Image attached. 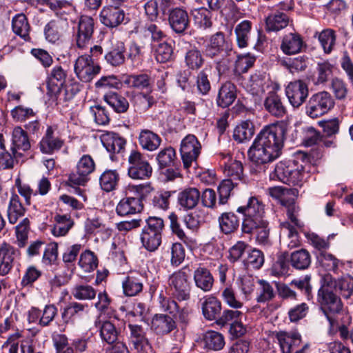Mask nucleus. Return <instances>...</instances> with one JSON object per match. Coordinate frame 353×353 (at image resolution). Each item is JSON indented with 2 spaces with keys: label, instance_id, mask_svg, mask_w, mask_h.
Listing matches in <instances>:
<instances>
[{
  "label": "nucleus",
  "instance_id": "64",
  "mask_svg": "<svg viewBox=\"0 0 353 353\" xmlns=\"http://www.w3.org/2000/svg\"><path fill=\"white\" fill-rule=\"evenodd\" d=\"M255 61L254 57H252L249 54L238 55L234 68V74L241 75L247 72L254 65Z\"/></svg>",
  "mask_w": 353,
  "mask_h": 353
},
{
  "label": "nucleus",
  "instance_id": "35",
  "mask_svg": "<svg viewBox=\"0 0 353 353\" xmlns=\"http://www.w3.org/2000/svg\"><path fill=\"white\" fill-rule=\"evenodd\" d=\"M152 50L154 52L155 59L159 63H164L175 59L174 41L171 39L156 44L152 48Z\"/></svg>",
  "mask_w": 353,
  "mask_h": 353
},
{
  "label": "nucleus",
  "instance_id": "36",
  "mask_svg": "<svg viewBox=\"0 0 353 353\" xmlns=\"http://www.w3.org/2000/svg\"><path fill=\"white\" fill-rule=\"evenodd\" d=\"M87 307V304L71 302L64 307L63 310L61 312L63 323L59 325L60 332H65L67 325L73 323L74 318L80 316Z\"/></svg>",
  "mask_w": 353,
  "mask_h": 353
},
{
  "label": "nucleus",
  "instance_id": "21",
  "mask_svg": "<svg viewBox=\"0 0 353 353\" xmlns=\"http://www.w3.org/2000/svg\"><path fill=\"white\" fill-rule=\"evenodd\" d=\"M168 23L176 34L184 35L190 27V19L187 10L178 7L170 9Z\"/></svg>",
  "mask_w": 353,
  "mask_h": 353
},
{
  "label": "nucleus",
  "instance_id": "24",
  "mask_svg": "<svg viewBox=\"0 0 353 353\" xmlns=\"http://www.w3.org/2000/svg\"><path fill=\"white\" fill-rule=\"evenodd\" d=\"M200 199L201 193L196 188H185L177 194V206L180 210H191L197 206Z\"/></svg>",
  "mask_w": 353,
  "mask_h": 353
},
{
  "label": "nucleus",
  "instance_id": "61",
  "mask_svg": "<svg viewBox=\"0 0 353 353\" xmlns=\"http://www.w3.org/2000/svg\"><path fill=\"white\" fill-rule=\"evenodd\" d=\"M98 263L97 256L90 250H86L80 255L79 265L85 272H90L94 270L98 266Z\"/></svg>",
  "mask_w": 353,
  "mask_h": 353
},
{
  "label": "nucleus",
  "instance_id": "44",
  "mask_svg": "<svg viewBox=\"0 0 353 353\" xmlns=\"http://www.w3.org/2000/svg\"><path fill=\"white\" fill-rule=\"evenodd\" d=\"M212 71L210 68H204L197 72L195 77L196 92L201 96H207L212 90Z\"/></svg>",
  "mask_w": 353,
  "mask_h": 353
},
{
  "label": "nucleus",
  "instance_id": "17",
  "mask_svg": "<svg viewBox=\"0 0 353 353\" xmlns=\"http://www.w3.org/2000/svg\"><path fill=\"white\" fill-rule=\"evenodd\" d=\"M201 150V144L194 134L186 135L181 141L180 152L185 169H189L196 161Z\"/></svg>",
  "mask_w": 353,
  "mask_h": 353
},
{
  "label": "nucleus",
  "instance_id": "42",
  "mask_svg": "<svg viewBox=\"0 0 353 353\" xmlns=\"http://www.w3.org/2000/svg\"><path fill=\"white\" fill-rule=\"evenodd\" d=\"M255 134V125L250 120L242 121L234 129L233 139L242 143L250 141Z\"/></svg>",
  "mask_w": 353,
  "mask_h": 353
},
{
  "label": "nucleus",
  "instance_id": "33",
  "mask_svg": "<svg viewBox=\"0 0 353 353\" xmlns=\"http://www.w3.org/2000/svg\"><path fill=\"white\" fill-rule=\"evenodd\" d=\"M26 212V208L21 203L19 196L16 193H12L9 199L6 216L9 223L14 225L22 217Z\"/></svg>",
  "mask_w": 353,
  "mask_h": 353
},
{
  "label": "nucleus",
  "instance_id": "28",
  "mask_svg": "<svg viewBox=\"0 0 353 353\" xmlns=\"http://www.w3.org/2000/svg\"><path fill=\"white\" fill-rule=\"evenodd\" d=\"M306 47L303 37L297 32L285 34L281 40L280 48L286 55H292L301 52Z\"/></svg>",
  "mask_w": 353,
  "mask_h": 353
},
{
  "label": "nucleus",
  "instance_id": "54",
  "mask_svg": "<svg viewBox=\"0 0 353 353\" xmlns=\"http://www.w3.org/2000/svg\"><path fill=\"white\" fill-rule=\"evenodd\" d=\"M280 64L288 69L291 73L304 71L308 64V58L305 55L295 58H283L279 60Z\"/></svg>",
  "mask_w": 353,
  "mask_h": 353
},
{
  "label": "nucleus",
  "instance_id": "37",
  "mask_svg": "<svg viewBox=\"0 0 353 353\" xmlns=\"http://www.w3.org/2000/svg\"><path fill=\"white\" fill-rule=\"evenodd\" d=\"M194 281L196 288L208 292L212 289L214 279L207 268L199 265L194 271Z\"/></svg>",
  "mask_w": 353,
  "mask_h": 353
},
{
  "label": "nucleus",
  "instance_id": "2",
  "mask_svg": "<svg viewBox=\"0 0 353 353\" xmlns=\"http://www.w3.org/2000/svg\"><path fill=\"white\" fill-rule=\"evenodd\" d=\"M286 134L287 126L283 122L267 125L261 130L248 152L251 174L265 172L268 163L281 155Z\"/></svg>",
  "mask_w": 353,
  "mask_h": 353
},
{
  "label": "nucleus",
  "instance_id": "47",
  "mask_svg": "<svg viewBox=\"0 0 353 353\" xmlns=\"http://www.w3.org/2000/svg\"><path fill=\"white\" fill-rule=\"evenodd\" d=\"M120 181V175L117 170H105L99 177V185L101 188L106 192L117 189Z\"/></svg>",
  "mask_w": 353,
  "mask_h": 353
},
{
  "label": "nucleus",
  "instance_id": "27",
  "mask_svg": "<svg viewBox=\"0 0 353 353\" xmlns=\"http://www.w3.org/2000/svg\"><path fill=\"white\" fill-rule=\"evenodd\" d=\"M263 105L265 110L274 117L283 118L288 113L283 98L274 91H270L268 93Z\"/></svg>",
  "mask_w": 353,
  "mask_h": 353
},
{
  "label": "nucleus",
  "instance_id": "39",
  "mask_svg": "<svg viewBox=\"0 0 353 353\" xmlns=\"http://www.w3.org/2000/svg\"><path fill=\"white\" fill-rule=\"evenodd\" d=\"M99 332L102 342L108 345L119 341L121 334V329L108 320L99 322Z\"/></svg>",
  "mask_w": 353,
  "mask_h": 353
},
{
  "label": "nucleus",
  "instance_id": "41",
  "mask_svg": "<svg viewBox=\"0 0 353 353\" xmlns=\"http://www.w3.org/2000/svg\"><path fill=\"white\" fill-rule=\"evenodd\" d=\"M144 278L141 274L128 275L122 281L123 294L126 296L139 295L143 289Z\"/></svg>",
  "mask_w": 353,
  "mask_h": 353
},
{
  "label": "nucleus",
  "instance_id": "50",
  "mask_svg": "<svg viewBox=\"0 0 353 353\" xmlns=\"http://www.w3.org/2000/svg\"><path fill=\"white\" fill-rule=\"evenodd\" d=\"M12 28L15 34L19 36L25 41L30 40V26L28 18L24 14H17L12 18Z\"/></svg>",
  "mask_w": 353,
  "mask_h": 353
},
{
  "label": "nucleus",
  "instance_id": "4",
  "mask_svg": "<svg viewBox=\"0 0 353 353\" xmlns=\"http://www.w3.org/2000/svg\"><path fill=\"white\" fill-rule=\"evenodd\" d=\"M321 287L317 293V303L319 310L327 321L344 315L346 312L340 296L337 295L332 285V276L326 274L321 279Z\"/></svg>",
  "mask_w": 353,
  "mask_h": 353
},
{
  "label": "nucleus",
  "instance_id": "43",
  "mask_svg": "<svg viewBox=\"0 0 353 353\" xmlns=\"http://www.w3.org/2000/svg\"><path fill=\"white\" fill-rule=\"evenodd\" d=\"M290 22L289 16L279 10L269 14L265 19L267 32H278L288 26Z\"/></svg>",
  "mask_w": 353,
  "mask_h": 353
},
{
  "label": "nucleus",
  "instance_id": "38",
  "mask_svg": "<svg viewBox=\"0 0 353 353\" xmlns=\"http://www.w3.org/2000/svg\"><path fill=\"white\" fill-rule=\"evenodd\" d=\"M54 221L55 223L52 228V234L57 237L67 235L74 225V221L70 214H62L57 212Z\"/></svg>",
  "mask_w": 353,
  "mask_h": 353
},
{
  "label": "nucleus",
  "instance_id": "55",
  "mask_svg": "<svg viewBox=\"0 0 353 353\" xmlns=\"http://www.w3.org/2000/svg\"><path fill=\"white\" fill-rule=\"evenodd\" d=\"M316 262L325 271L336 273L340 261L330 253L321 252L316 254Z\"/></svg>",
  "mask_w": 353,
  "mask_h": 353
},
{
  "label": "nucleus",
  "instance_id": "51",
  "mask_svg": "<svg viewBox=\"0 0 353 353\" xmlns=\"http://www.w3.org/2000/svg\"><path fill=\"white\" fill-rule=\"evenodd\" d=\"M194 25L199 29L207 30L212 26V12L205 7L192 11Z\"/></svg>",
  "mask_w": 353,
  "mask_h": 353
},
{
  "label": "nucleus",
  "instance_id": "40",
  "mask_svg": "<svg viewBox=\"0 0 353 353\" xmlns=\"http://www.w3.org/2000/svg\"><path fill=\"white\" fill-rule=\"evenodd\" d=\"M103 99L116 113H125L130 108L128 100L119 92L110 91L104 94Z\"/></svg>",
  "mask_w": 353,
  "mask_h": 353
},
{
  "label": "nucleus",
  "instance_id": "59",
  "mask_svg": "<svg viewBox=\"0 0 353 353\" xmlns=\"http://www.w3.org/2000/svg\"><path fill=\"white\" fill-rule=\"evenodd\" d=\"M242 316L243 312L238 310V309H225L221 314L219 318L217 319L216 324L221 327L228 325H231L241 321Z\"/></svg>",
  "mask_w": 353,
  "mask_h": 353
},
{
  "label": "nucleus",
  "instance_id": "10",
  "mask_svg": "<svg viewBox=\"0 0 353 353\" xmlns=\"http://www.w3.org/2000/svg\"><path fill=\"white\" fill-rule=\"evenodd\" d=\"M335 101L327 91H320L311 95L305 103V114L312 119L321 117L334 108Z\"/></svg>",
  "mask_w": 353,
  "mask_h": 353
},
{
  "label": "nucleus",
  "instance_id": "16",
  "mask_svg": "<svg viewBox=\"0 0 353 353\" xmlns=\"http://www.w3.org/2000/svg\"><path fill=\"white\" fill-rule=\"evenodd\" d=\"M95 163L91 156L83 155L77 165V172L69 174L66 184L69 186L85 185L90 180L88 176L94 172Z\"/></svg>",
  "mask_w": 353,
  "mask_h": 353
},
{
  "label": "nucleus",
  "instance_id": "53",
  "mask_svg": "<svg viewBox=\"0 0 353 353\" xmlns=\"http://www.w3.org/2000/svg\"><path fill=\"white\" fill-rule=\"evenodd\" d=\"M332 285L335 292H339L344 299H349L353 294V276L347 274L337 281L332 279Z\"/></svg>",
  "mask_w": 353,
  "mask_h": 353
},
{
  "label": "nucleus",
  "instance_id": "32",
  "mask_svg": "<svg viewBox=\"0 0 353 353\" xmlns=\"http://www.w3.org/2000/svg\"><path fill=\"white\" fill-rule=\"evenodd\" d=\"M201 310L206 320L215 321L216 323V320L221 314V302L214 295L206 296L201 303Z\"/></svg>",
  "mask_w": 353,
  "mask_h": 353
},
{
  "label": "nucleus",
  "instance_id": "3",
  "mask_svg": "<svg viewBox=\"0 0 353 353\" xmlns=\"http://www.w3.org/2000/svg\"><path fill=\"white\" fill-rule=\"evenodd\" d=\"M310 163V154L299 152L294 159L278 162L270 178L288 185L301 187L309 176Z\"/></svg>",
  "mask_w": 353,
  "mask_h": 353
},
{
  "label": "nucleus",
  "instance_id": "48",
  "mask_svg": "<svg viewBox=\"0 0 353 353\" xmlns=\"http://www.w3.org/2000/svg\"><path fill=\"white\" fill-rule=\"evenodd\" d=\"M289 259L290 265L297 270L308 269L312 262L311 255L305 249H301L292 252L290 255H289Z\"/></svg>",
  "mask_w": 353,
  "mask_h": 353
},
{
  "label": "nucleus",
  "instance_id": "12",
  "mask_svg": "<svg viewBox=\"0 0 353 353\" xmlns=\"http://www.w3.org/2000/svg\"><path fill=\"white\" fill-rule=\"evenodd\" d=\"M128 174L132 179L145 180L152 173V168L144 155L137 150H132L128 157Z\"/></svg>",
  "mask_w": 353,
  "mask_h": 353
},
{
  "label": "nucleus",
  "instance_id": "6",
  "mask_svg": "<svg viewBox=\"0 0 353 353\" xmlns=\"http://www.w3.org/2000/svg\"><path fill=\"white\" fill-rule=\"evenodd\" d=\"M145 222L140 234L141 243L147 251L155 252L161 245L164 221L161 217L150 216Z\"/></svg>",
  "mask_w": 353,
  "mask_h": 353
},
{
  "label": "nucleus",
  "instance_id": "9",
  "mask_svg": "<svg viewBox=\"0 0 353 353\" xmlns=\"http://www.w3.org/2000/svg\"><path fill=\"white\" fill-rule=\"evenodd\" d=\"M68 77V70L61 65H55L48 72L46 77V95L48 100L56 105L61 104L62 99L60 94L65 83Z\"/></svg>",
  "mask_w": 353,
  "mask_h": 353
},
{
  "label": "nucleus",
  "instance_id": "60",
  "mask_svg": "<svg viewBox=\"0 0 353 353\" xmlns=\"http://www.w3.org/2000/svg\"><path fill=\"white\" fill-rule=\"evenodd\" d=\"M336 32L334 30L327 28L320 32L319 41L325 53L330 54L336 44Z\"/></svg>",
  "mask_w": 353,
  "mask_h": 353
},
{
  "label": "nucleus",
  "instance_id": "20",
  "mask_svg": "<svg viewBox=\"0 0 353 353\" xmlns=\"http://www.w3.org/2000/svg\"><path fill=\"white\" fill-rule=\"evenodd\" d=\"M101 140L112 161H117L119 155L123 156L126 140L119 134L108 132L101 135Z\"/></svg>",
  "mask_w": 353,
  "mask_h": 353
},
{
  "label": "nucleus",
  "instance_id": "57",
  "mask_svg": "<svg viewBox=\"0 0 353 353\" xmlns=\"http://www.w3.org/2000/svg\"><path fill=\"white\" fill-rule=\"evenodd\" d=\"M23 157V154L16 150L10 148V151L5 149V151L0 152V169L8 170L14 168L15 162L18 159Z\"/></svg>",
  "mask_w": 353,
  "mask_h": 353
},
{
  "label": "nucleus",
  "instance_id": "29",
  "mask_svg": "<svg viewBox=\"0 0 353 353\" xmlns=\"http://www.w3.org/2000/svg\"><path fill=\"white\" fill-rule=\"evenodd\" d=\"M236 97V86L231 81H226L219 88L216 103L218 107L227 108L234 102Z\"/></svg>",
  "mask_w": 353,
  "mask_h": 353
},
{
  "label": "nucleus",
  "instance_id": "45",
  "mask_svg": "<svg viewBox=\"0 0 353 353\" xmlns=\"http://www.w3.org/2000/svg\"><path fill=\"white\" fill-rule=\"evenodd\" d=\"M204 348L208 350L219 351L225 344L223 335L214 330H208L203 334Z\"/></svg>",
  "mask_w": 353,
  "mask_h": 353
},
{
  "label": "nucleus",
  "instance_id": "25",
  "mask_svg": "<svg viewBox=\"0 0 353 353\" xmlns=\"http://www.w3.org/2000/svg\"><path fill=\"white\" fill-rule=\"evenodd\" d=\"M282 353H292L301 343V335L297 330L279 331L274 334Z\"/></svg>",
  "mask_w": 353,
  "mask_h": 353
},
{
  "label": "nucleus",
  "instance_id": "56",
  "mask_svg": "<svg viewBox=\"0 0 353 353\" xmlns=\"http://www.w3.org/2000/svg\"><path fill=\"white\" fill-rule=\"evenodd\" d=\"M197 48L194 47L187 51L185 55V65L192 70H198L202 68L205 63L203 55Z\"/></svg>",
  "mask_w": 353,
  "mask_h": 353
},
{
  "label": "nucleus",
  "instance_id": "23",
  "mask_svg": "<svg viewBox=\"0 0 353 353\" xmlns=\"http://www.w3.org/2000/svg\"><path fill=\"white\" fill-rule=\"evenodd\" d=\"M151 330L157 336H165L177 330V324L172 316L166 314H156L151 321Z\"/></svg>",
  "mask_w": 353,
  "mask_h": 353
},
{
  "label": "nucleus",
  "instance_id": "49",
  "mask_svg": "<svg viewBox=\"0 0 353 353\" xmlns=\"http://www.w3.org/2000/svg\"><path fill=\"white\" fill-rule=\"evenodd\" d=\"M252 28V23L249 20H243L236 26L234 32L239 48H244L248 46Z\"/></svg>",
  "mask_w": 353,
  "mask_h": 353
},
{
  "label": "nucleus",
  "instance_id": "31",
  "mask_svg": "<svg viewBox=\"0 0 353 353\" xmlns=\"http://www.w3.org/2000/svg\"><path fill=\"white\" fill-rule=\"evenodd\" d=\"M54 132L53 128L48 126L44 136L40 141L39 147L43 154H52L63 147V141L60 137H54Z\"/></svg>",
  "mask_w": 353,
  "mask_h": 353
},
{
  "label": "nucleus",
  "instance_id": "18",
  "mask_svg": "<svg viewBox=\"0 0 353 353\" xmlns=\"http://www.w3.org/2000/svg\"><path fill=\"white\" fill-rule=\"evenodd\" d=\"M94 29V21L92 17L82 15L79 20L77 30L74 34L76 46L81 50L88 48L92 38Z\"/></svg>",
  "mask_w": 353,
  "mask_h": 353
},
{
  "label": "nucleus",
  "instance_id": "58",
  "mask_svg": "<svg viewBox=\"0 0 353 353\" xmlns=\"http://www.w3.org/2000/svg\"><path fill=\"white\" fill-rule=\"evenodd\" d=\"M30 230V221L28 217L23 218L15 227V234L17 245L19 248H24L28 239Z\"/></svg>",
  "mask_w": 353,
  "mask_h": 353
},
{
  "label": "nucleus",
  "instance_id": "15",
  "mask_svg": "<svg viewBox=\"0 0 353 353\" xmlns=\"http://www.w3.org/2000/svg\"><path fill=\"white\" fill-rule=\"evenodd\" d=\"M129 335L128 336L129 345L137 353H151L152 347L147 336V332L142 325L128 323Z\"/></svg>",
  "mask_w": 353,
  "mask_h": 353
},
{
  "label": "nucleus",
  "instance_id": "30",
  "mask_svg": "<svg viewBox=\"0 0 353 353\" xmlns=\"http://www.w3.org/2000/svg\"><path fill=\"white\" fill-rule=\"evenodd\" d=\"M328 323L327 332L330 336H334L339 332L342 340L350 339V332L348 330L347 326L352 323L351 316L346 313L340 317L334 319L333 321H329Z\"/></svg>",
  "mask_w": 353,
  "mask_h": 353
},
{
  "label": "nucleus",
  "instance_id": "34",
  "mask_svg": "<svg viewBox=\"0 0 353 353\" xmlns=\"http://www.w3.org/2000/svg\"><path fill=\"white\" fill-rule=\"evenodd\" d=\"M137 139L141 148L148 152L157 150L162 142L161 137L149 129L140 130Z\"/></svg>",
  "mask_w": 353,
  "mask_h": 353
},
{
  "label": "nucleus",
  "instance_id": "8",
  "mask_svg": "<svg viewBox=\"0 0 353 353\" xmlns=\"http://www.w3.org/2000/svg\"><path fill=\"white\" fill-rule=\"evenodd\" d=\"M158 168L166 180L173 181L181 176V162L176 157V150L172 146L164 148L156 156Z\"/></svg>",
  "mask_w": 353,
  "mask_h": 353
},
{
  "label": "nucleus",
  "instance_id": "46",
  "mask_svg": "<svg viewBox=\"0 0 353 353\" xmlns=\"http://www.w3.org/2000/svg\"><path fill=\"white\" fill-rule=\"evenodd\" d=\"M16 151L26 152L31 148V144L27 132L21 126L14 128L12 133V144L10 146Z\"/></svg>",
  "mask_w": 353,
  "mask_h": 353
},
{
  "label": "nucleus",
  "instance_id": "1",
  "mask_svg": "<svg viewBox=\"0 0 353 353\" xmlns=\"http://www.w3.org/2000/svg\"><path fill=\"white\" fill-rule=\"evenodd\" d=\"M236 212L243 215L241 219L234 212H225L218 217L221 233L230 235L236 232L241 223L243 234H252L256 243L261 245H270V223L265 216V205L256 196H250L247 204L239 206Z\"/></svg>",
  "mask_w": 353,
  "mask_h": 353
},
{
  "label": "nucleus",
  "instance_id": "5",
  "mask_svg": "<svg viewBox=\"0 0 353 353\" xmlns=\"http://www.w3.org/2000/svg\"><path fill=\"white\" fill-rule=\"evenodd\" d=\"M142 57L141 48L133 41L127 47L124 42L116 41L112 42L103 55L106 63L112 67H120L125 64L127 60L135 62Z\"/></svg>",
  "mask_w": 353,
  "mask_h": 353
},
{
  "label": "nucleus",
  "instance_id": "52",
  "mask_svg": "<svg viewBox=\"0 0 353 353\" xmlns=\"http://www.w3.org/2000/svg\"><path fill=\"white\" fill-rule=\"evenodd\" d=\"M290 265V263L288 252H279L276 255V258L273 259L270 268L272 274L274 276H281L288 274Z\"/></svg>",
  "mask_w": 353,
  "mask_h": 353
},
{
  "label": "nucleus",
  "instance_id": "63",
  "mask_svg": "<svg viewBox=\"0 0 353 353\" xmlns=\"http://www.w3.org/2000/svg\"><path fill=\"white\" fill-rule=\"evenodd\" d=\"M44 34L49 42L54 43L58 41L62 35L61 23L55 20L49 21L45 26Z\"/></svg>",
  "mask_w": 353,
  "mask_h": 353
},
{
  "label": "nucleus",
  "instance_id": "14",
  "mask_svg": "<svg viewBox=\"0 0 353 353\" xmlns=\"http://www.w3.org/2000/svg\"><path fill=\"white\" fill-rule=\"evenodd\" d=\"M101 70L99 63H94L90 54L79 56L74 65V72L79 81L90 83Z\"/></svg>",
  "mask_w": 353,
  "mask_h": 353
},
{
  "label": "nucleus",
  "instance_id": "22",
  "mask_svg": "<svg viewBox=\"0 0 353 353\" xmlns=\"http://www.w3.org/2000/svg\"><path fill=\"white\" fill-rule=\"evenodd\" d=\"M100 21L105 26L109 28H114L122 23H127L128 19L125 17L124 10L121 8L108 6L101 10Z\"/></svg>",
  "mask_w": 353,
  "mask_h": 353
},
{
  "label": "nucleus",
  "instance_id": "13",
  "mask_svg": "<svg viewBox=\"0 0 353 353\" xmlns=\"http://www.w3.org/2000/svg\"><path fill=\"white\" fill-rule=\"evenodd\" d=\"M124 83L129 88L140 90H147V92H140L139 94V97H141L146 102V110L150 109L154 104V98L150 94L152 86L150 75L146 73L129 74L125 77Z\"/></svg>",
  "mask_w": 353,
  "mask_h": 353
},
{
  "label": "nucleus",
  "instance_id": "19",
  "mask_svg": "<svg viewBox=\"0 0 353 353\" xmlns=\"http://www.w3.org/2000/svg\"><path fill=\"white\" fill-rule=\"evenodd\" d=\"M285 94L290 105L294 108H300L309 94L308 85L303 80H296L289 83L285 88Z\"/></svg>",
  "mask_w": 353,
  "mask_h": 353
},
{
  "label": "nucleus",
  "instance_id": "11",
  "mask_svg": "<svg viewBox=\"0 0 353 353\" xmlns=\"http://www.w3.org/2000/svg\"><path fill=\"white\" fill-rule=\"evenodd\" d=\"M232 51V42L225 38L223 32H217L210 37L208 43L204 46L203 54L207 58L216 60L230 56Z\"/></svg>",
  "mask_w": 353,
  "mask_h": 353
},
{
  "label": "nucleus",
  "instance_id": "26",
  "mask_svg": "<svg viewBox=\"0 0 353 353\" xmlns=\"http://www.w3.org/2000/svg\"><path fill=\"white\" fill-rule=\"evenodd\" d=\"M144 208L143 203L136 198L133 194H128L120 200L116 207V212L119 216H126L129 215L140 213Z\"/></svg>",
  "mask_w": 353,
  "mask_h": 353
},
{
  "label": "nucleus",
  "instance_id": "62",
  "mask_svg": "<svg viewBox=\"0 0 353 353\" xmlns=\"http://www.w3.org/2000/svg\"><path fill=\"white\" fill-rule=\"evenodd\" d=\"M224 303L233 309H240L243 306V301L238 297L236 291L231 286L225 288L221 292Z\"/></svg>",
  "mask_w": 353,
  "mask_h": 353
},
{
  "label": "nucleus",
  "instance_id": "7",
  "mask_svg": "<svg viewBox=\"0 0 353 353\" xmlns=\"http://www.w3.org/2000/svg\"><path fill=\"white\" fill-rule=\"evenodd\" d=\"M192 270L185 265L173 272L168 279L172 298L179 301H188L191 296V285L188 281Z\"/></svg>",
  "mask_w": 353,
  "mask_h": 353
}]
</instances>
